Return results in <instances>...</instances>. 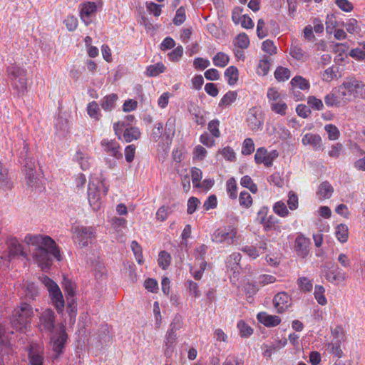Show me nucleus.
I'll return each instance as SVG.
<instances>
[{"label":"nucleus","instance_id":"1","mask_svg":"<svg viewBox=\"0 0 365 365\" xmlns=\"http://www.w3.org/2000/svg\"><path fill=\"white\" fill-rule=\"evenodd\" d=\"M24 242L34 247L32 255L42 269H48L52 264V257L61 260L60 251L55 241L47 235L28 234L24 238Z\"/></svg>","mask_w":365,"mask_h":365},{"label":"nucleus","instance_id":"2","mask_svg":"<svg viewBox=\"0 0 365 365\" xmlns=\"http://www.w3.org/2000/svg\"><path fill=\"white\" fill-rule=\"evenodd\" d=\"M33 317L32 306L28 302H21L20 305L13 311L11 326L16 331H24L30 324Z\"/></svg>","mask_w":365,"mask_h":365},{"label":"nucleus","instance_id":"3","mask_svg":"<svg viewBox=\"0 0 365 365\" xmlns=\"http://www.w3.org/2000/svg\"><path fill=\"white\" fill-rule=\"evenodd\" d=\"M9 78L11 86L19 93H24L27 88V71L17 65L7 68Z\"/></svg>","mask_w":365,"mask_h":365},{"label":"nucleus","instance_id":"4","mask_svg":"<svg viewBox=\"0 0 365 365\" xmlns=\"http://www.w3.org/2000/svg\"><path fill=\"white\" fill-rule=\"evenodd\" d=\"M43 282L47 287L56 309L58 312H61L65 302L60 288L56 282L46 276L43 277Z\"/></svg>","mask_w":365,"mask_h":365},{"label":"nucleus","instance_id":"5","mask_svg":"<svg viewBox=\"0 0 365 365\" xmlns=\"http://www.w3.org/2000/svg\"><path fill=\"white\" fill-rule=\"evenodd\" d=\"M67 338L68 335L63 324L60 325L56 334H51V341L55 352V358L58 357L63 353Z\"/></svg>","mask_w":365,"mask_h":365},{"label":"nucleus","instance_id":"6","mask_svg":"<svg viewBox=\"0 0 365 365\" xmlns=\"http://www.w3.org/2000/svg\"><path fill=\"white\" fill-rule=\"evenodd\" d=\"M78 244L87 247L96 237V229L93 227L77 226L74 228Z\"/></svg>","mask_w":365,"mask_h":365},{"label":"nucleus","instance_id":"7","mask_svg":"<svg viewBox=\"0 0 365 365\" xmlns=\"http://www.w3.org/2000/svg\"><path fill=\"white\" fill-rule=\"evenodd\" d=\"M56 316L53 310L46 309L39 317V329L47 331L51 334L53 333L55 328Z\"/></svg>","mask_w":365,"mask_h":365},{"label":"nucleus","instance_id":"8","mask_svg":"<svg viewBox=\"0 0 365 365\" xmlns=\"http://www.w3.org/2000/svg\"><path fill=\"white\" fill-rule=\"evenodd\" d=\"M247 122L249 128L252 131H257L262 129V117L259 109L255 106L249 109Z\"/></svg>","mask_w":365,"mask_h":365},{"label":"nucleus","instance_id":"9","mask_svg":"<svg viewBox=\"0 0 365 365\" xmlns=\"http://www.w3.org/2000/svg\"><path fill=\"white\" fill-rule=\"evenodd\" d=\"M43 351L38 345H32L29 351V365H43Z\"/></svg>","mask_w":365,"mask_h":365},{"label":"nucleus","instance_id":"10","mask_svg":"<svg viewBox=\"0 0 365 365\" xmlns=\"http://www.w3.org/2000/svg\"><path fill=\"white\" fill-rule=\"evenodd\" d=\"M101 145L103 148L105 152L109 153L115 158L120 159L123 157L122 153L118 150L120 148L119 144L115 140H108L104 139L101 142Z\"/></svg>","mask_w":365,"mask_h":365},{"label":"nucleus","instance_id":"11","mask_svg":"<svg viewBox=\"0 0 365 365\" xmlns=\"http://www.w3.org/2000/svg\"><path fill=\"white\" fill-rule=\"evenodd\" d=\"M100 192L94 184H88V200L93 210H98L101 207Z\"/></svg>","mask_w":365,"mask_h":365},{"label":"nucleus","instance_id":"12","mask_svg":"<svg viewBox=\"0 0 365 365\" xmlns=\"http://www.w3.org/2000/svg\"><path fill=\"white\" fill-rule=\"evenodd\" d=\"M289 297L284 292L276 294L273 299V304L278 313H283L289 307Z\"/></svg>","mask_w":365,"mask_h":365},{"label":"nucleus","instance_id":"13","mask_svg":"<svg viewBox=\"0 0 365 365\" xmlns=\"http://www.w3.org/2000/svg\"><path fill=\"white\" fill-rule=\"evenodd\" d=\"M323 272H324V277L327 280L334 283L335 282H340L345 279V274L340 272L336 274L334 271L331 270L333 267L331 262H326L323 266Z\"/></svg>","mask_w":365,"mask_h":365},{"label":"nucleus","instance_id":"14","mask_svg":"<svg viewBox=\"0 0 365 365\" xmlns=\"http://www.w3.org/2000/svg\"><path fill=\"white\" fill-rule=\"evenodd\" d=\"M289 54L297 61H305L309 58V54L302 49L297 41H292Z\"/></svg>","mask_w":365,"mask_h":365},{"label":"nucleus","instance_id":"15","mask_svg":"<svg viewBox=\"0 0 365 365\" xmlns=\"http://www.w3.org/2000/svg\"><path fill=\"white\" fill-rule=\"evenodd\" d=\"M177 334L168 331L165 335V341L164 342L165 355L170 357L174 352L175 345L177 344Z\"/></svg>","mask_w":365,"mask_h":365},{"label":"nucleus","instance_id":"16","mask_svg":"<svg viewBox=\"0 0 365 365\" xmlns=\"http://www.w3.org/2000/svg\"><path fill=\"white\" fill-rule=\"evenodd\" d=\"M257 320L267 327H276L281 322L278 316L269 315L266 312H259L257 316Z\"/></svg>","mask_w":365,"mask_h":365},{"label":"nucleus","instance_id":"17","mask_svg":"<svg viewBox=\"0 0 365 365\" xmlns=\"http://www.w3.org/2000/svg\"><path fill=\"white\" fill-rule=\"evenodd\" d=\"M96 5L93 2H88L81 8L80 11L81 19L86 25L91 23L90 17L96 11Z\"/></svg>","mask_w":365,"mask_h":365},{"label":"nucleus","instance_id":"18","mask_svg":"<svg viewBox=\"0 0 365 365\" xmlns=\"http://www.w3.org/2000/svg\"><path fill=\"white\" fill-rule=\"evenodd\" d=\"M24 302H28L30 304L32 301L36 299V297L38 294V291L37 287L34 283L26 282L24 285Z\"/></svg>","mask_w":365,"mask_h":365},{"label":"nucleus","instance_id":"19","mask_svg":"<svg viewBox=\"0 0 365 365\" xmlns=\"http://www.w3.org/2000/svg\"><path fill=\"white\" fill-rule=\"evenodd\" d=\"M302 143L309 145L315 150H319L322 147V138L317 134L307 133L302 138Z\"/></svg>","mask_w":365,"mask_h":365},{"label":"nucleus","instance_id":"20","mask_svg":"<svg viewBox=\"0 0 365 365\" xmlns=\"http://www.w3.org/2000/svg\"><path fill=\"white\" fill-rule=\"evenodd\" d=\"M8 248L10 256L15 257L21 255L25 257L26 255L24 252L21 245L16 238H11L7 241Z\"/></svg>","mask_w":365,"mask_h":365},{"label":"nucleus","instance_id":"21","mask_svg":"<svg viewBox=\"0 0 365 365\" xmlns=\"http://www.w3.org/2000/svg\"><path fill=\"white\" fill-rule=\"evenodd\" d=\"M118 96L115 93H111L103 97L101 101V106L106 111H110L115 107V103Z\"/></svg>","mask_w":365,"mask_h":365},{"label":"nucleus","instance_id":"22","mask_svg":"<svg viewBox=\"0 0 365 365\" xmlns=\"http://www.w3.org/2000/svg\"><path fill=\"white\" fill-rule=\"evenodd\" d=\"M309 244V240L303 235H299L295 240V249L298 254L302 257L307 253V247Z\"/></svg>","mask_w":365,"mask_h":365},{"label":"nucleus","instance_id":"23","mask_svg":"<svg viewBox=\"0 0 365 365\" xmlns=\"http://www.w3.org/2000/svg\"><path fill=\"white\" fill-rule=\"evenodd\" d=\"M333 192V187L329 182L325 181L320 184L317 194L320 200H324L329 198L331 196Z\"/></svg>","mask_w":365,"mask_h":365},{"label":"nucleus","instance_id":"24","mask_svg":"<svg viewBox=\"0 0 365 365\" xmlns=\"http://www.w3.org/2000/svg\"><path fill=\"white\" fill-rule=\"evenodd\" d=\"M293 88H299L301 90H308L310 87L309 81L301 76H294L290 82Z\"/></svg>","mask_w":365,"mask_h":365},{"label":"nucleus","instance_id":"25","mask_svg":"<svg viewBox=\"0 0 365 365\" xmlns=\"http://www.w3.org/2000/svg\"><path fill=\"white\" fill-rule=\"evenodd\" d=\"M233 45L235 47L241 49L247 48L250 45V39L245 33H241L237 36L233 40Z\"/></svg>","mask_w":365,"mask_h":365},{"label":"nucleus","instance_id":"26","mask_svg":"<svg viewBox=\"0 0 365 365\" xmlns=\"http://www.w3.org/2000/svg\"><path fill=\"white\" fill-rule=\"evenodd\" d=\"M140 137V132L138 128L135 127H130L126 128L123 133L124 140L129 143L133 140H138Z\"/></svg>","mask_w":365,"mask_h":365},{"label":"nucleus","instance_id":"27","mask_svg":"<svg viewBox=\"0 0 365 365\" xmlns=\"http://www.w3.org/2000/svg\"><path fill=\"white\" fill-rule=\"evenodd\" d=\"M7 175V170L3 168L2 164L0 163V187L2 189H11L12 187V184Z\"/></svg>","mask_w":365,"mask_h":365},{"label":"nucleus","instance_id":"28","mask_svg":"<svg viewBox=\"0 0 365 365\" xmlns=\"http://www.w3.org/2000/svg\"><path fill=\"white\" fill-rule=\"evenodd\" d=\"M336 237L338 240L342 243L346 242L348 240L349 230L348 227L344 224L339 225L336 228Z\"/></svg>","mask_w":365,"mask_h":365},{"label":"nucleus","instance_id":"29","mask_svg":"<svg viewBox=\"0 0 365 365\" xmlns=\"http://www.w3.org/2000/svg\"><path fill=\"white\" fill-rule=\"evenodd\" d=\"M98 338L102 344L110 341L111 336L107 324H102L101 326L98 330Z\"/></svg>","mask_w":365,"mask_h":365},{"label":"nucleus","instance_id":"30","mask_svg":"<svg viewBox=\"0 0 365 365\" xmlns=\"http://www.w3.org/2000/svg\"><path fill=\"white\" fill-rule=\"evenodd\" d=\"M297 285L299 289L304 292H309L313 288L312 280L309 279L306 277H300L297 279Z\"/></svg>","mask_w":365,"mask_h":365},{"label":"nucleus","instance_id":"31","mask_svg":"<svg viewBox=\"0 0 365 365\" xmlns=\"http://www.w3.org/2000/svg\"><path fill=\"white\" fill-rule=\"evenodd\" d=\"M165 70V66L162 63H157L154 65H150L147 68L146 75L148 76H156Z\"/></svg>","mask_w":365,"mask_h":365},{"label":"nucleus","instance_id":"32","mask_svg":"<svg viewBox=\"0 0 365 365\" xmlns=\"http://www.w3.org/2000/svg\"><path fill=\"white\" fill-rule=\"evenodd\" d=\"M267 155L268 152L266 148L264 147L259 148L255 155V163L257 164L263 163L266 166V163L268 162V160H267Z\"/></svg>","mask_w":365,"mask_h":365},{"label":"nucleus","instance_id":"33","mask_svg":"<svg viewBox=\"0 0 365 365\" xmlns=\"http://www.w3.org/2000/svg\"><path fill=\"white\" fill-rule=\"evenodd\" d=\"M228 238V232L225 227L217 229L212 235V241L220 243Z\"/></svg>","mask_w":365,"mask_h":365},{"label":"nucleus","instance_id":"34","mask_svg":"<svg viewBox=\"0 0 365 365\" xmlns=\"http://www.w3.org/2000/svg\"><path fill=\"white\" fill-rule=\"evenodd\" d=\"M325 289L323 286L316 285L314 289V297L317 302L321 305H325L327 303L324 296Z\"/></svg>","mask_w":365,"mask_h":365},{"label":"nucleus","instance_id":"35","mask_svg":"<svg viewBox=\"0 0 365 365\" xmlns=\"http://www.w3.org/2000/svg\"><path fill=\"white\" fill-rule=\"evenodd\" d=\"M290 74V71L288 68L282 66L277 67L274 72V76L276 79L281 81H284L289 79Z\"/></svg>","mask_w":365,"mask_h":365},{"label":"nucleus","instance_id":"36","mask_svg":"<svg viewBox=\"0 0 365 365\" xmlns=\"http://www.w3.org/2000/svg\"><path fill=\"white\" fill-rule=\"evenodd\" d=\"M254 151L255 144L253 140L250 138L245 139L242 147V154L244 155H249Z\"/></svg>","mask_w":365,"mask_h":365},{"label":"nucleus","instance_id":"37","mask_svg":"<svg viewBox=\"0 0 365 365\" xmlns=\"http://www.w3.org/2000/svg\"><path fill=\"white\" fill-rule=\"evenodd\" d=\"M331 334L336 339V341H344L346 340L345 331L342 326L339 325L331 329Z\"/></svg>","mask_w":365,"mask_h":365},{"label":"nucleus","instance_id":"38","mask_svg":"<svg viewBox=\"0 0 365 365\" xmlns=\"http://www.w3.org/2000/svg\"><path fill=\"white\" fill-rule=\"evenodd\" d=\"M237 328L242 337H248L253 333V329L244 321L241 320L237 324Z\"/></svg>","mask_w":365,"mask_h":365},{"label":"nucleus","instance_id":"39","mask_svg":"<svg viewBox=\"0 0 365 365\" xmlns=\"http://www.w3.org/2000/svg\"><path fill=\"white\" fill-rule=\"evenodd\" d=\"M183 325L182 317L180 314H176L173 318L172 322L170 324L169 331L172 333H176L178 330H180Z\"/></svg>","mask_w":365,"mask_h":365},{"label":"nucleus","instance_id":"40","mask_svg":"<svg viewBox=\"0 0 365 365\" xmlns=\"http://www.w3.org/2000/svg\"><path fill=\"white\" fill-rule=\"evenodd\" d=\"M76 160L78 161L82 170H86L90 167L88 158L82 152L77 151L75 155Z\"/></svg>","mask_w":365,"mask_h":365},{"label":"nucleus","instance_id":"41","mask_svg":"<svg viewBox=\"0 0 365 365\" xmlns=\"http://www.w3.org/2000/svg\"><path fill=\"white\" fill-rule=\"evenodd\" d=\"M171 257L165 251H161L159 254L158 264L163 269H165L170 264Z\"/></svg>","mask_w":365,"mask_h":365},{"label":"nucleus","instance_id":"42","mask_svg":"<svg viewBox=\"0 0 365 365\" xmlns=\"http://www.w3.org/2000/svg\"><path fill=\"white\" fill-rule=\"evenodd\" d=\"M131 249L138 264H142L143 263V252L140 245L136 241L133 240L131 242Z\"/></svg>","mask_w":365,"mask_h":365},{"label":"nucleus","instance_id":"43","mask_svg":"<svg viewBox=\"0 0 365 365\" xmlns=\"http://www.w3.org/2000/svg\"><path fill=\"white\" fill-rule=\"evenodd\" d=\"M213 63L216 66L225 67L228 63V56L224 53L219 52L213 58Z\"/></svg>","mask_w":365,"mask_h":365},{"label":"nucleus","instance_id":"44","mask_svg":"<svg viewBox=\"0 0 365 365\" xmlns=\"http://www.w3.org/2000/svg\"><path fill=\"white\" fill-rule=\"evenodd\" d=\"M87 111L91 118L99 120V108L98 104L96 101H92L88 105Z\"/></svg>","mask_w":365,"mask_h":365},{"label":"nucleus","instance_id":"45","mask_svg":"<svg viewBox=\"0 0 365 365\" xmlns=\"http://www.w3.org/2000/svg\"><path fill=\"white\" fill-rule=\"evenodd\" d=\"M325 130L328 133V138L331 140H336L339 137V130L333 124L326 125L324 127Z\"/></svg>","mask_w":365,"mask_h":365},{"label":"nucleus","instance_id":"46","mask_svg":"<svg viewBox=\"0 0 365 365\" xmlns=\"http://www.w3.org/2000/svg\"><path fill=\"white\" fill-rule=\"evenodd\" d=\"M346 31L350 34L359 33L361 31L358 21L355 19H350L345 24Z\"/></svg>","mask_w":365,"mask_h":365},{"label":"nucleus","instance_id":"47","mask_svg":"<svg viewBox=\"0 0 365 365\" xmlns=\"http://www.w3.org/2000/svg\"><path fill=\"white\" fill-rule=\"evenodd\" d=\"M185 9L183 6H180L176 11L175 16L173 20L175 25H181L185 21Z\"/></svg>","mask_w":365,"mask_h":365},{"label":"nucleus","instance_id":"48","mask_svg":"<svg viewBox=\"0 0 365 365\" xmlns=\"http://www.w3.org/2000/svg\"><path fill=\"white\" fill-rule=\"evenodd\" d=\"M257 35L260 39L265 38L268 35V31L265 28V22L262 19H259L257 21Z\"/></svg>","mask_w":365,"mask_h":365},{"label":"nucleus","instance_id":"49","mask_svg":"<svg viewBox=\"0 0 365 365\" xmlns=\"http://www.w3.org/2000/svg\"><path fill=\"white\" fill-rule=\"evenodd\" d=\"M273 209L274 212L280 217H286L289 213L287 206L283 202L281 201L276 202Z\"/></svg>","mask_w":365,"mask_h":365},{"label":"nucleus","instance_id":"50","mask_svg":"<svg viewBox=\"0 0 365 365\" xmlns=\"http://www.w3.org/2000/svg\"><path fill=\"white\" fill-rule=\"evenodd\" d=\"M239 202L240 205L247 208L252 205V198L249 192L246 191L241 192Z\"/></svg>","mask_w":365,"mask_h":365},{"label":"nucleus","instance_id":"51","mask_svg":"<svg viewBox=\"0 0 365 365\" xmlns=\"http://www.w3.org/2000/svg\"><path fill=\"white\" fill-rule=\"evenodd\" d=\"M25 175L27 185L33 187L38 184L39 179L36 175V171L29 170V172L25 173Z\"/></svg>","mask_w":365,"mask_h":365},{"label":"nucleus","instance_id":"52","mask_svg":"<svg viewBox=\"0 0 365 365\" xmlns=\"http://www.w3.org/2000/svg\"><path fill=\"white\" fill-rule=\"evenodd\" d=\"M262 49L270 55H273L277 53V47L274 46V42L269 39H267L262 43Z\"/></svg>","mask_w":365,"mask_h":365},{"label":"nucleus","instance_id":"53","mask_svg":"<svg viewBox=\"0 0 365 365\" xmlns=\"http://www.w3.org/2000/svg\"><path fill=\"white\" fill-rule=\"evenodd\" d=\"M191 176L194 187L198 186L202 177L201 170L197 168H192L191 170Z\"/></svg>","mask_w":365,"mask_h":365},{"label":"nucleus","instance_id":"54","mask_svg":"<svg viewBox=\"0 0 365 365\" xmlns=\"http://www.w3.org/2000/svg\"><path fill=\"white\" fill-rule=\"evenodd\" d=\"M341 341H335L334 343H329L328 346L331 348V353L338 358L343 356V351L341 349Z\"/></svg>","mask_w":365,"mask_h":365},{"label":"nucleus","instance_id":"55","mask_svg":"<svg viewBox=\"0 0 365 365\" xmlns=\"http://www.w3.org/2000/svg\"><path fill=\"white\" fill-rule=\"evenodd\" d=\"M308 105L317 110H321L323 108V103L320 99L315 96H309L307 99Z\"/></svg>","mask_w":365,"mask_h":365},{"label":"nucleus","instance_id":"56","mask_svg":"<svg viewBox=\"0 0 365 365\" xmlns=\"http://www.w3.org/2000/svg\"><path fill=\"white\" fill-rule=\"evenodd\" d=\"M336 6L345 12H350L354 9L353 4L348 0H336Z\"/></svg>","mask_w":365,"mask_h":365},{"label":"nucleus","instance_id":"57","mask_svg":"<svg viewBox=\"0 0 365 365\" xmlns=\"http://www.w3.org/2000/svg\"><path fill=\"white\" fill-rule=\"evenodd\" d=\"M63 287L66 295L75 294V285L71 280L64 278L63 281Z\"/></svg>","mask_w":365,"mask_h":365},{"label":"nucleus","instance_id":"58","mask_svg":"<svg viewBox=\"0 0 365 365\" xmlns=\"http://www.w3.org/2000/svg\"><path fill=\"white\" fill-rule=\"evenodd\" d=\"M64 23L68 31H73L76 29L78 26V20L73 16H68L65 20Z\"/></svg>","mask_w":365,"mask_h":365},{"label":"nucleus","instance_id":"59","mask_svg":"<svg viewBox=\"0 0 365 365\" xmlns=\"http://www.w3.org/2000/svg\"><path fill=\"white\" fill-rule=\"evenodd\" d=\"M287 108V106L284 102L272 103V106H271L272 111H274L277 113H279L280 115H284L286 113Z\"/></svg>","mask_w":365,"mask_h":365},{"label":"nucleus","instance_id":"60","mask_svg":"<svg viewBox=\"0 0 365 365\" xmlns=\"http://www.w3.org/2000/svg\"><path fill=\"white\" fill-rule=\"evenodd\" d=\"M296 112L300 117L304 118H307L311 114L310 108L304 104L298 105L296 108Z\"/></svg>","mask_w":365,"mask_h":365},{"label":"nucleus","instance_id":"61","mask_svg":"<svg viewBox=\"0 0 365 365\" xmlns=\"http://www.w3.org/2000/svg\"><path fill=\"white\" fill-rule=\"evenodd\" d=\"M144 286L148 291L155 293L158 289V282L152 278H148L145 281Z\"/></svg>","mask_w":365,"mask_h":365},{"label":"nucleus","instance_id":"62","mask_svg":"<svg viewBox=\"0 0 365 365\" xmlns=\"http://www.w3.org/2000/svg\"><path fill=\"white\" fill-rule=\"evenodd\" d=\"M199 204L200 200L197 197H191L187 202V213L190 215L192 214L196 210Z\"/></svg>","mask_w":365,"mask_h":365},{"label":"nucleus","instance_id":"63","mask_svg":"<svg viewBox=\"0 0 365 365\" xmlns=\"http://www.w3.org/2000/svg\"><path fill=\"white\" fill-rule=\"evenodd\" d=\"M287 204L290 210H295L298 207V197L293 191L289 192Z\"/></svg>","mask_w":365,"mask_h":365},{"label":"nucleus","instance_id":"64","mask_svg":"<svg viewBox=\"0 0 365 365\" xmlns=\"http://www.w3.org/2000/svg\"><path fill=\"white\" fill-rule=\"evenodd\" d=\"M349 55L351 58H353L357 61H362L365 58V51L359 48L351 49L350 51Z\"/></svg>","mask_w":365,"mask_h":365}]
</instances>
